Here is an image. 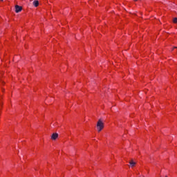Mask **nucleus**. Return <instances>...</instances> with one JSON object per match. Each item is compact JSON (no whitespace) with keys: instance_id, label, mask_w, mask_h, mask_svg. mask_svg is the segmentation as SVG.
I'll use <instances>...</instances> for the list:
<instances>
[{"instance_id":"39448f33","label":"nucleus","mask_w":177,"mask_h":177,"mask_svg":"<svg viewBox=\"0 0 177 177\" xmlns=\"http://www.w3.org/2000/svg\"><path fill=\"white\" fill-rule=\"evenodd\" d=\"M33 5H34V6H35V8H37L39 5V2L37 0H35L33 1Z\"/></svg>"},{"instance_id":"7ed1b4c3","label":"nucleus","mask_w":177,"mask_h":177,"mask_svg":"<svg viewBox=\"0 0 177 177\" xmlns=\"http://www.w3.org/2000/svg\"><path fill=\"white\" fill-rule=\"evenodd\" d=\"M59 138V134L57 133H53L51 136L52 140H56Z\"/></svg>"},{"instance_id":"0eeeda50","label":"nucleus","mask_w":177,"mask_h":177,"mask_svg":"<svg viewBox=\"0 0 177 177\" xmlns=\"http://www.w3.org/2000/svg\"><path fill=\"white\" fill-rule=\"evenodd\" d=\"M3 91H5L4 89H2V91L3 92Z\"/></svg>"},{"instance_id":"f257e3e1","label":"nucleus","mask_w":177,"mask_h":177,"mask_svg":"<svg viewBox=\"0 0 177 177\" xmlns=\"http://www.w3.org/2000/svg\"><path fill=\"white\" fill-rule=\"evenodd\" d=\"M103 128H104V123H103V121L101 120V119H99V120L97 122V129L98 132H102L103 130Z\"/></svg>"},{"instance_id":"f03ea898","label":"nucleus","mask_w":177,"mask_h":177,"mask_svg":"<svg viewBox=\"0 0 177 177\" xmlns=\"http://www.w3.org/2000/svg\"><path fill=\"white\" fill-rule=\"evenodd\" d=\"M23 10V8L21 6H19L18 5L15 6V12L16 13H19Z\"/></svg>"},{"instance_id":"423d86ee","label":"nucleus","mask_w":177,"mask_h":177,"mask_svg":"<svg viewBox=\"0 0 177 177\" xmlns=\"http://www.w3.org/2000/svg\"><path fill=\"white\" fill-rule=\"evenodd\" d=\"M173 21L174 23H177V18H174Z\"/></svg>"},{"instance_id":"20e7f679","label":"nucleus","mask_w":177,"mask_h":177,"mask_svg":"<svg viewBox=\"0 0 177 177\" xmlns=\"http://www.w3.org/2000/svg\"><path fill=\"white\" fill-rule=\"evenodd\" d=\"M129 167H131V168H133V167H135V165H136V162L133 161V159H131L129 162Z\"/></svg>"},{"instance_id":"6e6552de","label":"nucleus","mask_w":177,"mask_h":177,"mask_svg":"<svg viewBox=\"0 0 177 177\" xmlns=\"http://www.w3.org/2000/svg\"><path fill=\"white\" fill-rule=\"evenodd\" d=\"M175 48H176L177 47H174Z\"/></svg>"}]
</instances>
